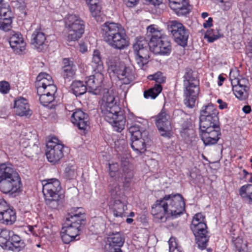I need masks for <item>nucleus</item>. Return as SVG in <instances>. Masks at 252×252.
Segmentation results:
<instances>
[{"label": "nucleus", "mask_w": 252, "mask_h": 252, "mask_svg": "<svg viewBox=\"0 0 252 252\" xmlns=\"http://www.w3.org/2000/svg\"><path fill=\"white\" fill-rule=\"evenodd\" d=\"M13 6L19 9H24L26 6L25 0H16L12 1Z\"/></svg>", "instance_id": "nucleus-52"}, {"label": "nucleus", "mask_w": 252, "mask_h": 252, "mask_svg": "<svg viewBox=\"0 0 252 252\" xmlns=\"http://www.w3.org/2000/svg\"><path fill=\"white\" fill-rule=\"evenodd\" d=\"M13 17V13L8 4L3 3L1 0V29L5 31L10 30Z\"/></svg>", "instance_id": "nucleus-22"}, {"label": "nucleus", "mask_w": 252, "mask_h": 252, "mask_svg": "<svg viewBox=\"0 0 252 252\" xmlns=\"http://www.w3.org/2000/svg\"><path fill=\"white\" fill-rule=\"evenodd\" d=\"M109 174L112 178H117L119 175V166L117 163H109Z\"/></svg>", "instance_id": "nucleus-46"}, {"label": "nucleus", "mask_w": 252, "mask_h": 252, "mask_svg": "<svg viewBox=\"0 0 252 252\" xmlns=\"http://www.w3.org/2000/svg\"><path fill=\"white\" fill-rule=\"evenodd\" d=\"M112 199L113 202L112 206L113 215L117 218H121L127 216L125 212L127 210L126 196H121L120 198Z\"/></svg>", "instance_id": "nucleus-23"}, {"label": "nucleus", "mask_w": 252, "mask_h": 252, "mask_svg": "<svg viewBox=\"0 0 252 252\" xmlns=\"http://www.w3.org/2000/svg\"><path fill=\"white\" fill-rule=\"evenodd\" d=\"M22 184L18 172L10 164H1V192L12 195L21 191Z\"/></svg>", "instance_id": "nucleus-4"}, {"label": "nucleus", "mask_w": 252, "mask_h": 252, "mask_svg": "<svg viewBox=\"0 0 252 252\" xmlns=\"http://www.w3.org/2000/svg\"><path fill=\"white\" fill-rule=\"evenodd\" d=\"M235 252H250L248 248V243L240 237L236 238L233 241Z\"/></svg>", "instance_id": "nucleus-40"}, {"label": "nucleus", "mask_w": 252, "mask_h": 252, "mask_svg": "<svg viewBox=\"0 0 252 252\" xmlns=\"http://www.w3.org/2000/svg\"><path fill=\"white\" fill-rule=\"evenodd\" d=\"M218 114L217 110L214 105L212 103H210L203 107L200 112V118H203V117L204 118H213L216 119L218 118Z\"/></svg>", "instance_id": "nucleus-32"}, {"label": "nucleus", "mask_w": 252, "mask_h": 252, "mask_svg": "<svg viewBox=\"0 0 252 252\" xmlns=\"http://www.w3.org/2000/svg\"><path fill=\"white\" fill-rule=\"evenodd\" d=\"M220 37V33L217 30L208 31L204 35V38L209 42H213Z\"/></svg>", "instance_id": "nucleus-44"}, {"label": "nucleus", "mask_w": 252, "mask_h": 252, "mask_svg": "<svg viewBox=\"0 0 252 252\" xmlns=\"http://www.w3.org/2000/svg\"><path fill=\"white\" fill-rule=\"evenodd\" d=\"M91 13L93 17H96L99 15L101 11V7L98 4V1L95 3H92L89 5Z\"/></svg>", "instance_id": "nucleus-48"}, {"label": "nucleus", "mask_w": 252, "mask_h": 252, "mask_svg": "<svg viewBox=\"0 0 252 252\" xmlns=\"http://www.w3.org/2000/svg\"><path fill=\"white\" fill-rule=\"evenodd\" d=\"M219 118L215 119L213 118H200V131L206 130L211 128H216L218 126Z\"/></svg>", "instance_id": "nucleus-36"}, {"label": "nucleus", "mask_w": 252, "mask_h": 252, "mask_svg": "<svg viewBox=\"0 0 252 252\" xmlns=\"http://www.w3.org/2000/svg\"><path fill=\"white\" fill-rule=\"evenodd\" d=\"M239 192L244 200L252 204V184L242 186L239 189Z\"/></svg>", "instance_id": "nucleus-37"}, {"label": "nucleus", "mask_w": 252, "mask_h": 252, "mask_svg": "<svg viewBox=\"0 0 252 252\" xmlns=\"http://www.w3.org/2000/svg\"><path fill=\"white\" fill-rule=\"evenodd\" d=\"M130 156L126 154V158H121V164L123 170L122 177L124 178V188H128L130 185L131 180L133 177L132 167L130 164Z\"/></svg>", "instance_id": "nucleus-19"}, {"label": "nucleus", "mask_w": 252, "mask_h": 252, "mask_svg": "<svg viewBox=\"0 0 252 252\" xmlns=\"http://www.w3.org/2000/svg\"><path fill=\"white\" fill-rule=\"evenodd\" d=\"M124 2L127 6L132 7L135 6L137 2V0H123Z\"/></svg>", "instance_id": "nucleus-56"}, {"label": "nucleus", "mask_w": 252, "mask_h": 252, "mask_svg": "<svg viewBox=\"0 0 252 252\" xmlns=\"http://www.w3.org/2000/svg\"><path fill=\"white\" fill-rule=\"evenodd\" d=\"M198 85V80L193 76L191 71L185 73L184 76V101L189 108H192L195 106L199 91Z\"/></svg>", "instance_id": "nucleus-7"}, {"label": "nucleus", "mask_w": 252, "mask_h": 252, "mask_svg": "<svg viewBox=\"0 0 252 252\" xmlns=\"http://www.w3.org/2000/svg\"><path fill=\"white\" fill-rule=\"evenodd\" d=\"M46 148V155L49 162L55 163L63 158V145L57 137L50 138L47 142Z\"/></svg>", "instance_id": "nucleus-11"}, {"label": "nucleus", "mask_w": 252, "mask_h": 252, "mask_svg": "<svg viewBox=\"0 0 252 252\" xmlns=\"http://www.w3.org/2000/svg\"><path fill=\"white\" fill-rule=\"evenodd\" d=\"M168 30L178 44L182 46L187 45L189 34L182 23L175 20L170 21L168 24Z\"/></svg>", "instance_id": "nucleus-13"}, {"label": "nucleus", "mask_w": 252, "mask_h": 252, "mask_svg": "<svg viewBox=\"0 0 252 252\" xmlns=\"http://www.w3.org/2000/svg\"><path fill=\"white\" fill-rule=\"evenodd\" d=\"M10 90V86L6 81H1V93L7 94Z\"/></svg>", "instance_id": "nucleus-53"}, {"label": "nucleus", "mask_w": 252, "mask_h": 252, "mask_svg": "<svg viewBox=\"0 0 252 252\" xmlns=\"http://www.w3.org/2000/svg\"><path fill=\"white\" fill-rule=\"evenodd\" d=\"M61 235L63 242L65 244H69L70 242L74 241L76 238L73 235L65 232V230L62 229L61 231Z\"/></svg>", "instance_id": "nucleus-49"}, {"label": "nucleus", "mask_w": 252, "mask_h": 252, "mask_svg": "<svg viewBox=\"0 0 252 252\" xmlns=\"http://www.w3.org/2000/svg\"><path fill=\"white\" fill-rule=\"evenodd\" d=\"M147 33L151 37L149 47L155 54L168 56L171 52V45L167 37L157 26L151 25L147 28Z\"/></svg>", "instance_id": "nucleus-5"}, {"label": "nucleus", "mask_w": 252, "mask_h": 252, "mask_svg": "<svg viewBox=\"0 0 252 252\" xmlns=\"http://www.w3.org/2000/svg\"><path fill=\"white\" fill-rule=\"evenodd\" d=\"M131 134V147L137 154L143 153L145 151V141L147 137V132L143 130L139 126L135 125L129 128Z\"/></svg>", "instance_id": "nucleus-9"}, {"label": "nucleus", "mask_w": 252, "mask_h": 252, "mask_svg": "<svg viewBox=\"0 0 252 252\" xmlns=\"http://www.w3.org/2000/svg\"><path fill=\"white\" fill-rule=\"evenodd\" d=\"M42 191L46 204L52 209H58L62 204L60 181L55 178L48 179L42 182Z\"/></svg>", "instance_id": "nucleus-6"}, {"label": "nucleus", "mask_w": 252, "mask_h": 252, "mask_svg": "<svg viewBox=\"0 0 252 252\" xmlns=\"http://www.w3.org/2000/svg\"><path fill=\"white\" fill-rule=\"evenodd\" d=\"M9 43L16 54L22 55L26 50V42L20 32L11 31L9 33Z\"/></svg>", "instance_id": "nucleus-17"}, {"label": "nucleus", "mask_w": 252, "mask_h": 252, "mask_svg": "<svg viewBox=\"0 0 252 252\" xmlns=\"http://www.w3.org/2000/svg\"><path fill=\"white\" fill-rule=\"evenodd\" d=\"M190 228L195 237L198 248L205 249L209 240L206 224L204 221H192Z\"/></svg>", "instance_id": "nucleus-14"}, {"label": "nucleus", "mask_w": 252, "mask_h": 252, "mask_svg": "<svg viewBox=\"0 0 252 252\" xmlns=\"http://www.w3.org/2000/svg\"><path fill=\"white\" fill-rule=\"evenodd\" d=\"M6 208L5 210H3L2 212L1 211L3 220H15V212L8 206H6Z\"/></svg>", "instance_id": "nucleus-42"}, {"label": "nucleus", "mask_w": 252, "mask_h": 252, "mask_svg": "<svg viewBox=\"0 0 252 252\" xmlns=\"http://www.w3.org/2000/svg\"><path fill=\"white\" fill-rule=\"evenodd\" d=\"M39 96V101L44 106H47L54 100V96L46 94H38Z\"/></svg>", "instance_id": "nucleus-45"}, {"label": "nucleus", "mask_w": 252, "mask_h": 252, "mask_svg": "<svg viewBox=\"0 0 252 252\" xmlns=\"http://www.w3.org/2000/svg\"><path fill=\"white\" fill-rule=\"evenodd\" d=\"M218 79L219 81L218 82V84L219 86H220L222 85L225 80V78L222 75H220L218 77Z\"/></svg>", "instance_id": "nucleus-62"}, {"label": "nucleus", "mask_w": 252, "mask_h": 252, "mask_svg": "<svg viewBox=\"0 0 252 252\" xmlns=\"http://www.w3.org/2000/svg\"><path fill=\"white\" fill-rule=\"evenodd\" d=\"M156 125L162 136L169 137L171 135L172 126L170 116L165 112L161 111L156 117Z\"/></svg>", "instance_id": "nucleus-16"}, {"label": "nucleus", "mask_w": 252, "mask_h": 252, "mask_svg": "<svg viewBox=\"0 0 252 252\" xmlns=\"http://www.w3.org/2000/svg\"><path fill=\"white\" fill-rule=\"evenodd\" d=\"M168 243L169 246V250H172V249L178 247V244L176 241V238L174 237H171L168 241Z\"/></svg>", "instance_id": "nucleus-54"}, {"label": "nucleus", "mask_w": 252, "mask_h": 252, "mask_svg": "<svg viewBox=\"0 0 252 252\" xmlns=\"http://www.w3.org/2000/svg\"><path fill=\"white\" fill-rule=\"evenodd\" d=\"M235 74L237 73L235 71H231L230 73L233 93L239 100H245L248 97V80L245 78H236L234 76Z\"/></svg>", "instance_id": "nucleus-15"}, {"label": "nucleus", "mask_w": 252, "mask_h": 252, "mask_svg": "<svg viewBox=\"0 0 252 252\" xmlns=\"http://www.w3.org/2000/svg\"><path fill=\"white\" fill-rule=\"evenodd\" d=\"M148 78L149 80H155L158 84H161L165 81V77L160 72H158L153 75H150L148 76Z\"/></svg>", "instance_id": "nucleus-47"}, {"label": "nucleus", "mask_w": 252, "mask_h": 252, "mask_svg": "<svg viewBox=\"0 0 252 252\" xmlns=\"http://www.w3.org/2000/svg\"><path fill=\"white\" fill-rule=\"evenodd\" d=\"M212 22L213 19L211 17H209L207 20L204 22L203 26L205 28L210 27L213 25Z\"/></svg>", "instance_id": "nucleus-59"}, {"label": "nucleus", "mask_w": 252, "mask_h": 252, "mask_svg": "<svg viewBox=\"0 0 252 252\" xmlns=\"http://www.w3.org/2000/svg\"><path fill=\"white\" fill-rule=\"evenodd\" d=\"M243 112L246 114L249 113L251 111V108L249 105H246L243 108Z\"/></svg>", "instance_id": "nucleus-63"}, {"label": "nucleus", "mask_w": 252, "mask_h": 252, "mask_svg": "<svg viewBox=\"0 0 252 252\" xmlns=\"http://www.w3.org/2000/svg\"><path fill=\"white\" fill-rule=\"evenodd\" d=\"M109 191L112 198H120L121 196H126L123 189L116 182L111 183L109 185Z\"/></svg>", "instance_id": "nucleus-39"}, {"label": "nucleus", "mask_w": 252, "mask_h": 252, "mask_svg": "<svg viewBox=\"0 0 252 252\" xmlns=\"http://www.w3.org/2000/svg\"><path fill=\"white\" fill-rule=\"evenodd\" d=\"M101 30L104 40L112 48L122 50L129 45L126 30L120 24L106 22Z\"/></svg>", "instance_id": "nucleus-3"}, {"label": "nucleus", "mask_w": 252, "mask_h": 252, "mask_svg": "<svg viewBox=\"0 0 252 252\" xmlns=\"http://www.w3.org/2000/svg\"><path fill=\"white\" fill-rule=\"evenodd\" d=\"M218 5L223 10H228L232 5L231 0H216Z\"/></svg>", "instance_id": "nucleus-50"}, {"label": "nucleus", "mask_w": 252, "mask_h": 252, "mask_svg": "<svg viewBox=\"0 0 252 252\" xmlns=\"http://www.w3.org/2000/svg\"><path fill=\"white\" fill-rule=\"evenodd\" d=\"M63 63V65L62 73V76L65 79H70L75 73V65H74L72 60L67 58L64 59Z\"/></svg>", "instance_id": "nucleus-29"}, {"label": "nucleus", "mask_w": 252, "mask_h": 252, "mask_svg": "<svg viewBox=\"0 0 252 252\" xmlns=\"http://www.w3.org/2000/svg\"><path fill=\"white\" fill-rule=\"evenodd\" d=\"M71 89L76 96L82 95L88 91L86 84L81 81H73L71 84Z\"/></svg>", "instance_id": "nucleus-38"}, {"label": "nucleus", "mask_w": 252, "mask_h": 252, "mask_svg": "<svg viewBox=\"0 0 252 252\" xmlns=\"http://www.w3.org/2000/svg\"><path fill=\"white\" fill-rule=\"evenodd\" d=\"M66 220H85L86 215L84 209L82 207H72L68 210L65 215Z\"/></svg>", "instance_id": "nucleus-28"}, {"label": "nucleus", "mask_w": 252, "mask_h": 252, "mask_svg": "<svg viewBox=\"0 0 252 252\" xmlns=\"http://www.w3.org/2000/svg\"><path fill=\"white\" fill-rule=\"evenodd\" d=\"M14 109L16 115L20 116H27L32 115V111L26 99L19 97L15 100Z\"/></svg>", "instance_id": "nucleus-26"}, {"label": "nucleus", "mask_w": 252, "mask_h": 252, "mask_svg": "<svg viewBox=\"0 0 252 252\" xmlns=\"http://www.w3.org/2000/svg\"><path fill=\"white\" fill-rule=\"evenodd\" d=\"M35 86L37 94H47L54 96L57 91L52 77L44 72L40 73L37 76Z\"/></svg>", "instance_id": "nucleus-12"}, {"label": "nucleus", "mask_w": 252, "mask_h": 252, "mask_svg": "<svg viewBox=\"0 0 252 252\" xmlns=\"http://www.w3.org/2000/svg\"><path fill=\"white\" fill-rule=\"evenodd\" d=\"M70 223H64L63 224L62 230H65V232L69 233L76 237L80 234L82 229V225L78 221H69Z\"/></svg>", "instance_id": "nucleus-31"}, {"label": "nucleus", "mask_w": 252, "mask_h": 252, "mask_svg": "<svg viewBox=\"0 0 252 252\" xmlns=\"http://www.w3.org/2000/svg\"><path fill=\"white\" fill-rule=\"evenodd\" d=\"M248 50V55L250 57L252 58V41L249 43Z\"/></svg>", "instance_id": "nucleus-61"}, {"label": "nucleus", "mask_w": 252, "mask_h": 252, "mask_svg": "<svg viewBox=\"0 0 252 252\" xmlns=\"http://www.w3.org/2000/svg\"><path fill=\"white\" fill-rule=\"evenodd\" d=\"M103 78V72L94 71L93 75L86 78L85 84L88 91L94 94H98L99 93L98 89L101 86Z\"/></svg>", "instance_id": "nucleus-18"}, {"label": "nucleus", "mask_w": 252, "mask_h": 252, "mask_svg": "<svg viewBox=\"0 0 252 252\" xmlns=\"http://www.w3.org/2000/svg\"><path fill=\"white\" fill-rule=\"evenodd\" d=\"M185 212V203L180 194L165 195L157 200L152 207L155 219L170 220L178 219Z\"/></svg>", "instance_id": "nucleus-1"}, {"label": "nucleus", "mask_w": 252, "mask_h": 252, "mask_svg": "<svg viewBox=\"0 0 252 252\" xmlns=\"http://www.w3.org/2000/svg\"><path fill=\"white\" fill-rule=\"evenodd\" d=\"M7 245L5 246L6 250H14L19 248L24 247V243L21 240L20 237L13 232L9 242H8Z\"/></svg>", "instance_id": "nucleus-35"}, {"label": "nucleus", "mask_w": 252, "mask_h": 252, "mask_svg": "<svg viewBox=\"0 0 252 252\" xmlns=\"http://www.w3.org/2000/svg\"><path fill=\"white\" fill-rule=\"evenodd\" d=\"M71 121L79 129L84 131L87 130L89 126L90 123L88 115L80 109H77L73 113Z\"/></svg>", "instance_id": "nucleus-24"}, {"label": "nucleus", "mask_w": 252, "mask_h": 252, "mask_svg": "<svg viewBox=\"0 0 252 252\" xmlns=\"http://www.w3.org/2000/svg\"><path fill=\"white\" fill-rule=\"evenodd\" d=\"M135 60L139 67L144 69L150 58V51L147 41L143 38L138 39L133 45Z\"/></svg>", "instance_id": "nucleus-10"}, {"label": "nucleus", "mask_w": 252, "mask_h": 252, "mask_svg": "<svg viewBox=\"0 0 252 252\" xmlns=\"http://www.w3.org/2000/svg\"><path fill=\"white\" fill-rule=\"evenodd\" d=\"M115 146L120 151H122L126 148V144L125 140H119L115 142Z\"/></svg>", "instance_id": "nucleus-51"}, {"label": "nucleus", "mask_w": 252, "mask_h": 252, "mask_svg": "<svg viewBox=\"0 0 252 252\" xmlns=\"http://www.w3.org/2000/svg\"><path fill=\"white\" fill-rule=\"evenodd\" d=\"M242 174L247 179L248 181L252 183V175L249 173L246 170H243Z\"/></svg>", "instance_id": "nucleus-58"}, {"label": "nucleus", "mask_w": 252, "mask_h": 252, "mask_svg": "<svg viewBox=\"0 0 252 252\" xmlns=\"http://www.w3.org/2000/svg\"><path fill=\"white\" fill-rule=\"evenodd\" d=\"M217 103L219 104V107L220 109H223L227 108V104L222 101L221 99H218L217 100Z\"/></svg>", "instance_id": "nucleus-57"}, {"label": "nucleus", "mask_w": 252, "mask_h": 252, "mask_svg": "<svg viewBox=\"0 0 252 252\" xmlns=\"http://www.w3.org/2000/svg\"><path fill=\"white\" fill-rule=\"evenodd\" d=\"M205 218V216L202 213H198L194 215L192 220H203Z\"/></svg>", "instance_id": "nucleus-55"}, {"label": "nucleus", "mask_w": 252, "mask_h": 252, "mask_svg": "<svg viewBox=\"0 0 252 252\" xmlns=\"http://www.w3.org/2000/svg\"><path fill=\"white\" fill-rule=\"evenodd\" d=\"M91 64L94 69V71L103 72L104 69L103 63L100 52L97 50L93 52Z\"/></svg>", "instance_id": "nucleus-34"}, {"label": "nucleus", "mask_w": 252, "mask_h": 252, "mask_svg": "<svg viewBox=\"0 0 252 252\" xmlns=\"http://www.w3.org/2000/svg\"><path fill=\"white\" fill-rule=\"evenodd\" d=\"M79 50L82 53H85L87 51V47L84 43L79 44Z\"/></svg>", "instance_id": "nucleus-60"}, {"label": "nucleus", "mask_w": 252, "mask_h": 252, "mask_svg": "<svg viewBox=\"0 0 252 252\" xmlns=\"http://www.w3.org/2000/svg\"><path fill=\"white\" fill-rule=\"evenodd\" d=\"M46 40L44 33L35 31L32 35V44L39 51L42 49V47Z\"/></svg>", "instance_id": "nucleus-33"}, {"label": "nucleus", "mask_w": 252, "mask_h": 252, "mask_svg": "<svg viewBox=\"0 0 252 252\" xmlns=\"http://www.w3.org/2000/svg\"><path fill=\"white\" fill-rule=\"evenodd\" d=\"M200 135L205 145L216 144L220 139V135L219 127L200 131Z\"/></svg>", "instance_id": "nucleus-21"}, {"label": "nucleus", "mask_w": 252, "mask_h": 252, "mask_svg": "<svg viewBox=\"0 0 252 252\" xmlns=\"http://www.w3.org/2000/svg\"><path fill=\"white\" fill-rule=\"evenodd\" d=\"M108 252H122L121 249H117V248H107Z\"/></svg>", "instance_id": "nucleus-64"}, {"label": "nucleus", "mask_w": 252, "mask_h": 252, "mask_svg": "<svg viewBox=\"0 0 252 252\" xmlns=\"http://www.w3.org/2000/svg\"><path fill=\"white\" fill-rule=\"evenodd\" d=\"M106 63L110 76L117 78L125 65V63L117 56L109 57L106 60Z\"/></svg>", "instance_id": "nucleus-20"}, {"label": "nucleus", "mask_w": 252, "mask_h": 252, "mask_svg": "<svg viewBox=\"0 0 252 252\" xmlns=\"http://www.w3.org/2000/svg\"><path fill=\"white\" fill-rule=\"evenodd\" d=\"M11 234L13 232L7 229H2L1 230V247L5 250V246L9 242Z\"/></svg>", "instance_id": "nucleus-43"}, {"label": "nucleus", "mask_w": 252, "mask_h": 252, "mask_svg": "<svg viewBox=\"0 0 252 252\" xmlns=\"http://www.w3.org/2000/svg\"><path fill=\"white\" fill-rule=\"evenodd\" d=\"M66 39L68 41L79 39L85 31L84 21L76 14H68L64 19Z\"/></svg>", "instance_id": "nucleus-8"}, {"label": "nucleus", "mask_w": 252, "mask_h": 252, "mask_svg": "<svg viewBox=\"0 0 252 252\" xmlns=\"http://www.w3.org/2000/svg\"><path fill=\"white\" fill-rule=\"evenodd\" d=\"M100 109L105 120L112 125L115 130L121 132L124 129L126 120L123 111L117 104L112 90L108 91L104 95Z\"/></svg>", "instance_id": "nucleus-2"}, {"label": "nucleus", "mask_w": 252, "mask_h": 252, "mask_svg": "<svg viewBox=\"0 0 252 252\" xmlns=\"http://www.w3.org/2000/svg\"><path fill=\"white\" fill-rule=\"evenodd\" d=\"M135 70L134 67L131 65H127L125 64L118 78L123 84H129L135 79Z\"/></svg>", "instance_id": "nucleus-27"}, {"label": "nucleus", "mask_w": 252, "mask_h": 252, "mask_svg": "<svg viewBox=\"0 0 252 252\" xmlns=\"http://www.w3.org/2000/svg\"><path fill=\"white\" fill-rule=\"evenodd\" d=\"M109 248L121 249L125 242L124 237L120 233L116 232L110 235L107 238Z\"/></svg>", "instance_id": "nucleus-30"}, {"label": "nucleus", "mask_w": 252, "mask_h": 252, "mask_svg": "<svg viewBox=\"0 0 252 252\" xmlns=\"http://www.w3.org/2000/svg\"><path fill=\"white\" fill-rule=\"evenodd\" d=\"M170 7L179 16L185 15L189 12L187 0H168Z\"/></svg>", "instance_id": "nucleus-25"}, {"label": "nucleus", "mask_w": 252, "mask_h": 252, "mask_svg": "<svg viewBox=\"0 0 252 252\" xmlns=\"http://www.w3.org/2000/svg\"><path fill=\"white\" fill-rule=\"evenodd\" d=\"M162 87L160 84L156 85L154 87L151 88L144 92V97L146 98L155 99L161 92Z\"/></svg>", "instance_id": "nucleus-41"}]
</instances>
